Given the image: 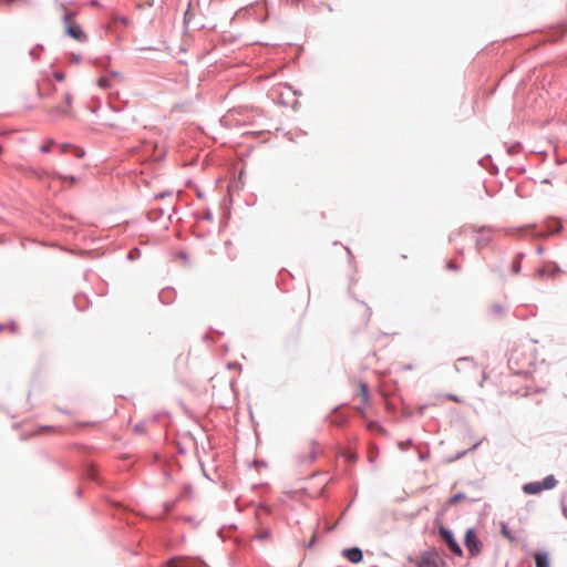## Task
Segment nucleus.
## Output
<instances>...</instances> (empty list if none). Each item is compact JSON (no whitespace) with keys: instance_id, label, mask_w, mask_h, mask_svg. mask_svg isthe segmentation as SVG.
<instances>
[{"instance_id":"nucleus-10","label":"nucleus","mask_w":567,"mask_h":567,"mask_svg":"<svg viewBox=\"0 0 567 567\" xmlns=\"http://www.w3.org/2000/svg\"><path fill=\"white\" fill-rule=\"evenodd\" d=\"M343 556L351 563L358 564L362 560V551L358 547L348 548L343 550Z\"/></svg>"},{"instance_id":"nucleus-3","label":"nucleus","mask_w":567,"mask_h":567,"mask_svg":"<svg viewBox=\"0 0 567 567\" xmlns=\"http://www.w3.org/2000/svg\"><path fill=\"white\" fill-rule=\"evenodd\" d=\"M318 453L319 449L317 443L315 441L308 440L298 446L296 457L300 464H307L312 463L316 460Z\"/></svg>"},{"instance_id":"nucleus-5","label":"nucleus","mask_w":567,"mask_h":567,"mask_svg":"<svg viewBox=\"0 0 567 567\" xmlns=\"http://www.w3.org/2000/svg\"><path fill=\"white\" fill-rule=\"evenodd\" d=\"M557 481L553 475L546 476L542 482H530L523 486L526 494H539L543 491L551 489L555 487Z\"/></svg>"},{"instance_id":"nucleus-6","label":"nucleus","mask_w":567,"mask_h":567,"mask_svg":"<svg viewBox=\"0 0 567 567\" xmlns=\"http://www.w3.org/2000/svg\"><path fill=\"white\" fill-rule=\"evenodd\" d=\"M464 544L472 557L478 556L481 554L483 544L477 538L474 529L470 528L466 530L464 536Z\"/></svg>"},{"instance_id":"nucleus-7","label":"nucleus","mask_w":567,"mask_h":567,"mask_svg":"<svg viewBox=\"0 0 567 567\" xmlns=\"http://www.w3.org/2000/svg\"><path fill=\"white\" fill-rule=\"evenodd\" d=\"M445 563L435 551H426L421 555L417 567H444Z\"/></svg>"},{"instance_id":"nucleus-16","label":"nucleus","mask_w":567,"mask_h":567,"mask_svg":"<svg viewBox=\"0 0 567 567\" xmlns=\"http://www.w3.org/2000/svg\"><path fill=\"white\" fill-rule=\"evenodd\" d=\"M560 272V269L557 266H547L544 269L539 270L540 275L548 274L550 276H555Z\"/></svg>"},{"instance_id":"nucleus-22","label":"nucleus","mask_w":567,"mask_h":567,"mask_svg":"<svg viewBox=\"0 0 567 567\" xmlns=\"http://www.w3.org/2000/svg\"><path fill=\"white\" fill-rule=\"evenodd\" d=\"M519 268H520L519 260H515L514 264H513V271L515 274H517L519 271Z\"/></svg>"},{"instance_id":"nucleus-9","label":"nucleus","mask_w":567,"mask_h":567,"mask_svg":"<svg viewBox=\"0 0 567 567\" xmlns=\"http://www.w3.org/2000/svg\"><path fill=\"white\" fill-rule=\"evenodd\" d=\"M199 565H205V563L199 559L189 558L172 559L168 563V567H199Z\"/></svg>"},{"instance_id":"nucleus-23","label":"nucleus","mask_w":567,"mask_h":567,"mask_svg":"<svg viewBox=\"0 0 567 567\" xmlns=\"http://www.w3.org/2000/svg\"><path fill=\"white\" fill-rule=\"evenodd\" d=\"M503 535H504L505 537H507V538L512 539V536L509 535L508 530H507L505 527H503Z\"/></svg>"},{"instance_id":"nucleus-21","label":"nucleus","mask_w":567,"mask_h":567,"mask_svg":"<svg viewBox=\"0 0 567 567\" xmlns=\"http://www.w3.org/2000/svg\"><path fill=\"white\" fill-rule=\"evenodd\" d=\"M411 444H412V442H411V441L400 442V443H399V447H400V450L404 451V450H406V447H408L409 445H411Z\"/></svg>"},{"instance_id":"nucleus-20","label":"nucleus","mask_w":567,"mask_h":567,"mask_svg":"<svg viewBox=\"0 0 567 567\" xmlns=\"http://www.w3.org/2000/svg\"><path fill=\"white\" fill-rule=\"evenodd\" d=\"M53 145V141H49L47 144L42 145L40 147L41 152L49 153L51 150V146Z\"/></svg>"},{"instance_id":"nucleus-2","label":"nucleus","mask_w":567,"mask_h":567,"mask_svg":"<svg viewBox=\"0 0 567 567\" xmlns=\"http://www.w3.org/2000/svg\"><path fill=\"white\" fill-rule=\"evenodd\" d=\"M74 12L65 11L63 16L65 32L72 39L79 42H85L87 40V35L82 30L81 25L74 20Z\"/></svg>"},{"instance_id":"nucleus-14","label":"nucleus","mask_w":567,"mask_h":567,"mask_svg":"<svg viewBox=\"0 0 567 567\" xmlns=\"http://www.w3.org/2000/svg\"><path fill=\"white\" fill-rule=\"evenodd\" d=\"M13 4L27 6L29 4V0H0V6L9 8Z\"/></svg>"},{"instance_id":"nucleus-18","label":"nucleus","mask_w":567,"mask_h":567,"mask_svg":"<svg viewBox=\"0 0 567 567\" xmlns=\"http://www.w3.org/2000/svg\"><path fill=\"white\" fill-rule=\"evenodd\" d=\"M465 496L463 494H457L452 496L449 499V505H456L461 499H463Z\"/></svg>"},{"instance_id":"nucleus-17","label":"nucleus","mask_w":567,"mask_h":567,"mask_svg":"<svg viewBox=\"0 0 567 567\" xmlns=\"http://www.w3.org/2000/svg\"><path fill=\"white\" fill-rule=\"evenodd\" d=\"M97 85L101 89H109L110 87V80L105 76H102L97 80Z\"/></svg>"},{"instance_id":"nucleus-4","label":"nucleus","mask_w":567,"mask_h":567,"mask_svg":"<svg viewBox=\"0 0 567 567\" xmlns=\"http://www.w3.org/2000/svg\"><path fill=\"white\" fill-rule=\"evenodd\" d=\"M455 369L457 372L462 373V372H467V371H472L474 372L475 374H477L481 379L478 381V384L480 386H483V383L486 379V374H485V371L477 367L473 361L472 359L470 358H461L456 361L455 363Z\"/></svg>"},{"instance_id":"nucleus-8","label":"nucleus","mask_w":567,"mask_h":567,"mask_svg":"<svg viewBox=\"0 0 567 567\" xmlns=\"http://www.w3.org/2000/svg\"><path fill=\"white\" fill-rule=\"evenodd\" d=\"M440 535L442 536V538L446 543L447 547L454 555H456V556L463 555V550H462L461 546L457 544L453 534L449 529L441 527Z\"/></svg>"},{"instance_id":"nucleus-24","label":"nucleus","mask_w":567,"mask_h":567,"mask_svg":"<svg viewBox=\"0 0 567 567\" xmlns=\"http://www.w3.org/2000/svg\"><path fill=\"white\" fill-rule=\"evenodd\" d=\"M447 267H449L450 269H456V266H455L452 261H451V262H449Z\"/></svg>"},{"instance_id":"nucleus-13","label":"nucleus","mask_w":567,"mask_h":567,"mask_svg":"<svg viewBox=\"0 0 567 567\" xmlns=\"http://www.w3.org/2000/svg\"><path fill=\"white\" fill-rule=\"evenodd\" d=\"M30 175L38 178L39 181H42L44 177H53L52 174L48 173L44 169H32L29 171Z\"/></svg>"},{"instance_id":"nucleus-11","label":"nucleus","mask_w":567,"mask_h":567,"mask_svg":"<svg viewBox=\"0 0 567 567\" xmlns=\"http://www.w3.org/2000/svg\"><path fill=\"white\" fill-rule=\"evenodd\" d=\"M358 389H359V395L362 400V403L363 404H368L369 402V389H368V385L367 383L360 381L359 384H358Z\"/></svg>"},{"instance_id":"nucleus-26","label":"nucleus","mask_w":567,"mask_h":567,"mask_svg":"<svg viewBox=\"0 0 567 567\" xmlns=\"http://www.w3.org/2000/svg\"><path fill=\"white\" fill-rule=\"evenodd\" d=\"M313 543H315V536L312 537L310 545H312Z\"/></svg>"},{"instance_id":"nucleus-15","label":"nucleus","mask_w":567,"mask_h":567,"mask_svg":"<svg viewBox=\"0 0 567 567\" xmlns=\"http://www.w3.org/2000/svg\"><path fill=\"white\" fill-rule=\"evenodd\" d=\"M52 175H53V177L60 179L63 183H69L70 186H72L76 181L74 176L61 175L58 173H52Z\"/></svg>"},{"instance_id":"nucleus-25","label":"nucleus","mask_w":567,"mask_h":567,"mask_svg":"<svg viewBox=\"0 0 567 567\" xmlns=\"http://www.w3.org/2000/svg\"><path fill=\"white\" fill-rule=\"evenodd\" d=\"M451 400L455 401V402H460V400L456 398V395H450L449 396Z\"/></svg>"},{"instance_id":"nucleus-1","label":"nucleus","mask_w":567,"mask_h":567,"mask_svg":"<svg viewBox=\"0 0 567 567\" xmlns=\"http://www.w3.org/2000/svg\"><path fill=\"white\" fill-rule=\"evenodd\" d=\"M47 85L48 89H45L44 86L39 87L38 95L40 99L44 100L53 95H59L58 101L49 105V112H52L59 116H72V89L66 84L56 86L52 84L50 81H48Z\"/></svg>"},{"instance_id":"nucleus-12","label":"nucleus","mask_w":567,"mask_h":567,"mask_svg":"<svg viewBox=\"0 0 567 567\" xmlns=\"http://www.w3.org/2000/svg\"><path fill=\"white\" fill-rule=\"evenodd\" d=\"M536 567H549V559L547 554L538 553L535 555Z\"/></svg>"},{"instance_id":"nucleus-19","label":"nucleus","mask_w":567,"mask_h":567,"mask_svg":"<svg viewBox=\"0 0 567 567\" xmlns=\"http://www.w3.org/2000/svg\"><path fill=\"white\" fill-rule=\"evenodd\" d=\"M53 79L60 83L64 82L65 81V74L63 72H60V71H55L53 72Z\"/></svg>"}]
</instances>
